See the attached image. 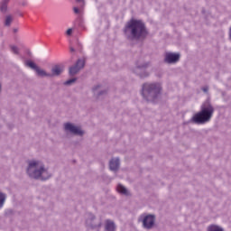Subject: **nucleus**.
<instances>
[{
	"label": "nucleus",
	"instance_id": "obj_1",
	"mask_svg": "<svg viewBox=\"0 0 231 231\" xmlns=\"http://www.w3.org/2000/svg\"><path fill=\"white\" fill-rule=\"evenodd\" d=\"M125 34L127 39L131 41L138 39H143L147 36V29L145 28V23L141 20L132 19L127 23L125 28Z\"/></svg>",
	"mask_w": 231,
	"mask_h": 231
},
{
	"label": "nucleus",
	"instance_id": "obj_2",
	"mask_svg": "<svg viewBox=\"0 0 231 231\" xmlns=\"http://www.w3.org/2000/svg\"><path fill=\"white\" fill-rule=\"evenodd\" d=\"M27 174L33 180H49L51 177V174L41 161H30Z\"/></svg>",
	"mask_w": 231,
	"mask_h": 231
},
{
	"label": "nucleus",
	"instance_id": "obj_3",
	"mask_svg": "<svg viewBox=\"0 0 231 231\" xmlns=\"http://www.w3.org/2000/svg\"><path fill=\"white\" fill-rule=\"evenodd\" d=\"M162 93L160 83H145L143 85L142 96L148 102H156Z\"/></svg>",
	"mask_w": 231,
	"mask_h": 231
},
{
	"label": "nucleus",
	"instance_id": "obj_4",
	"mask_svg": "<svg viewBox=\"0 0 231 231\" xmlns=\"http://www.w3.org/2000/svg\"><path fill=\"white\" fill-rule=\"evenodd\" d=\"M212 115H214V107L212 106H202L201 112L193 116V122L195 124H205V122H208L212 118Z\"/></svg>",
	"mask_w": 231,
	"mask_h": 231
},
{
	"label": "nucleus",
	"instance_id": "obj_5",
	"mask_svg": "<svg viewBox=\"0 0 231 231\" xmlns=\"http://www.w3.org/2000/svg\"><path fill=\"white\" fill-rule=\"evenodd\" d=\"M86 225L90 228H98L102 226V222H100V219L95 218V216H93V214L91 213H88L86 215Z\"/></svg>",
	"mask_w": 231,
	"mask_h": 231
},
{
	"label": "nucleus",
	"instance_id": "obj_6",
	"mask_svg": "<svg viewBox=\"0 0 231 231\" xmlns=\"http://www.w3.org/2000/svg\"><path fill=\"white\" fill-rule=\"evenodd\" d=\"M64 129L67 133H69L70 134H77L78 136H82L84 134V132L80 127L71 124V123H66L64 125Z\"/></svg>",
	"mask_w": 231,
	"mask_h": 231
},
{
	"label": "nucleus",
	"instance_id": "obj_7",
	"mask_svg": "<svg viewBox=\"0 0 231 231\" xmlns=\"http://www.w3.org/2000/svg\"><path fill=\"white\" fill-rule=\"evenodd\" d=\"M148 67L149 63H143L141 65H137L134 69V72L135 73V75H138L140 79H145L149 75V72L145 70Z\"/></svg>",
	"mask_w": 231,
	"mask_h": 231
},
{
	"label": "nucleus",
	"instance_id": "obj_8",
	"mask_svg": "<svg viewBox=\"0 0 231 231\" xmlns=\"http://www.w3.org/2000/svg\"><path fill=\"white\" fill-rule=\"evenodd\" d=\"M86 61L82 59L78 60L76 64L69 68V75H77L84 68Z\"/></svg>",
	"mask_w": 231,
	"mask_h": 231
},
{
	"label": "nucleus",
	"instance_id": "obj_9",
	"mask_svg": "<svg viewBox=\"0 0 231 231\" xmlns=\"http://www.w3.org/2000/svg\"><path fill=\"white\" fill-rule=\"evenodd\" d=\"M144 228H152L154 226L155 217L152 215H144L142 217Z\"/></svg>",
	"mask_w": 231,
	"mask_h": 231
},
{
	"label": "nucleus",
	"instance_id": "obj_10",
	"mask_svg": "<svg viewBox=\"0 0 231 231\" xmlns=\"http://www.w3.org/2000/svg\"><path fill=\"white\" fill-rule=\"evenodd\" d=\"M179 60L180 54L174 52H166L164 62H167V64H175V62H178Z\"/></svg>",
	"mask_w": 231,
	"mask_h": 231
},
{
	"label": "nucleus",
	"instance_id": "obj_11",
	"mask_svg": "<svg viewBox=\"0 0 231 231\" xmlns=\"http://www.w3.org/2000/svg\"><path fill=\"white\" fill-rule=\"evenodd\" d=\"M62 71H64V65L58 64L52 67L51 73L50 74H51V77H59V75H60Z\"/></svg>",
	"mask_w": 231,
	"mask_h": 231
},
{
	"label": "nucleus",
	"instance_id": "obj_12",
	"mask_svg": "<svg viewBox=\"0 0 231 231\" xmlns=\"http://www.w3.org/2000/svg\"><path fill=\"white\" fill-rule=\"evenodd\" d=\"M110 171H118L120 167V159L114 158L109 162Z\"/></svg>",
	"mask_w": 231,
	"mask_h": 231
},
{
	"label": "nucleus",
	"instance_id": "obj_13",
	"mask_svg": "<svg viewBox=\"0 0 231 231\" xmlns=\"http://www.w3.org/2000/svg\"><path fill=\"white\" fill-rule=\"evenodd\" d=\"M116 228V226H115V222H113L111 220H106V221L105 229L106 231H115Z\"/></svg>",
	"mask_w": 231,
	"mask_h": 231
},
{
	"label": "nucleus",
	"instance_id": "obj_14",
	"mask_svg": "<svg viewBox=\"0 0 231 231\" xmlns=\"http://www.w3.org/2000/svg\"><path fill=\"white\" fill-rule=\"evenodd\" d=\"M116 190L117 192H119V194H123L124 196H129V191L122 184L117 185Z\"/></svg>",
	"mask_w": 231,
	"mask_h": 231
},
{
	"label": "nucleus",
	"instance_id": "obj_15",
	"mask_svg": "<svg viewBox=\"0 0 231 231\" xmlns=\"http://www.w3.org/2000/svg\"><path fill=\"white\" fill-rule=\"evenodd\" d=\"M35 71L39 77H51V73H47L44 69H42L39 67L37 68V69Z\"/></svg>",
	"mask_w": 231,
	"mask_h": 231
},
{
	"label": "nucleus",
	"instance_id": "obj_16",
	"mask_svg": "<svg viewBox=\"0 0 231 231\" xmlns=\"http://www.w3.org/2000/svg\"><path fill=\"white\" fill-rule=\"evenodd\" d=\"M100 89H102V86H100V85L94 87L93 88L94 95H97V97H100V95H104V93H106L105 91H102Z\"/></svg>",
	"mask_w": 231,
	"mask_h": 231
},
{
	"label": "nucleus",
	"instance_id": "obj_17",
	"mask_svg": "<svg viewBox=\"0 0 231 231\" xmlns=\"http://www.w3.org/2000/svg\"><path fill=\"white\" fill-rule=\"evenodd\" d=\"M25 66H28V68H31V69H34V71H36V69L39 68L37 66V64H35L33 61L32 60H26L25 61Z\"/></svg>",
	"mask_w": 231,
	"mask_h": 231
},
{
	"label": "nucleus",
	"instance_id": "obj_18",
	"mask_svg": "<svg viewBox=\"0 0 231 231\" xmlns=\"http://www.w3.org/2000/svg\"><path fill=\"white\" fill-rule=\"evenodd\" d=\"M5 201H6V194L0 191V208H3Z\"/></svg>",
	"mask_w": 231,
	"mask_h": 231
},
{
	"label": "nucleus",
	"instance_id": "obj_19",
	"mask_svg": "<svg viewBox=\"0 0 231 231\" xmlns=\"http://www.w3.org/2000/svg\"><path fill=\"white\" fill-rule=\"evenodd\" d=\"M208 231H225L223 227L216 225L209 226Z\"/></svg>",
	"mask_w": 231,
	"mask_h": 231
},
{
	"label": "nucleus",
	"instance_id": "obj_20",
	"mask_svg": "<svg viewBox=\"0 0 231 231\" xmlns=\"http://www.w3.org/2000/svg\"><path fill=\"white\" fill-rule=\"evenodd\" d=\"M8 6L6 5V0H4L2 4L0 5V10L5 14L6 12Z\"/></svg>",
	"mask_w": 231,
	"mask_h": 231
},
{
	"label": "nucleus",
	"instance_id": "obj_21",
	"mask_svg": "<svg viewBox=\"0 0 231 231\" xmlns=\"http://www.w3.org/2000/svg\"><path fill=\"white\" fill-rule=\"evenodd\" d=\"M12 21H13V18L11 15L6 16L5 21V25L10 26V24H12Z\"/></svg>",
	"mask_w": 231,
	"mask_h": 231
},
{
	"label": "nucleus",
	"instance_id": "obj_22",
	"mask_svg": "<svg viewBox=\"0 0 231 231\" xmlns=\"http://www.w3.org/2000/svg\"><path fill=\"white\" fill-rule=\"evenodd\" d=\"M11 51L14 55H19V48L15 45H11Z\"/></svg>",
	"mask_w": 231,
	"mask_h": 231
},
{
	"label": "nucleus",
	"instance_id": "obj_23",
	"mask_svg": "<svg viewBox=\"0 0 231 231\" xmlns=\"http://www.w3.org/2000/svg\"><path fill=\"white\" fill-rule=\"evenodd\" d=\"M73 10H74V14H77L78 15H81L82 8L74 7Z\"/></svg>",
	"mask_w": 231,
	"mask_h": 231
},
{
	"label": "nucleus",
	"instance_id": "obj_24",
	"mask_svg": "<svg viewBox=\"0 0 231 231\" xmlns=\"http://www.w3.org/2000/svg\"><path fill=\"white\" fill-rule=\"evenodd\" d=\"M75 80H77L76 79H69L65 82V86H69L71 84H73V82H75Z\"/></svg>",
	"mask_w": 231,
	"mask_h": 231
},
{
	"label": "nucleus",
	"instance_id": "obj_25",
	"mask_svg": "<svg viewBox=\"0 0 231 231\" xmlns=\"http://www.w3.org/2000/svg\"><path fill=\"white\" fill-rule=\"evenodd\" d=\"M71 33H73V29H71V28L68 29L66 34L71 35Z\"/></svg>",
	"mask_w": 231,
	"mask_h": 231
},
{
	"label": "nucleus",
	"instance_id": "obj_26",
	"mask_svg": "<svg viewBox=\"0 0 231 231\" xmlns=\"http://www.w3.org/2000/svg\"><path fill=\"white\" fill-rule=\"evenodd\" d=\"M202 89H203L204 93H207V91H208V87H204Z\"/></svg>",
	"mask_w": 231,
	"mask_h": 231
},
{
	"label": "nucleus",
	"instance_id": "obj_27",
	"mask_svg": "<svg viewBox=\"0 0 231 231\" xmlns=\"http://www.w3.org/2000/svg\"><path fill=\"white\" fill-rule=\"evenodd\" d=\"M77 3H80V5H84V0H76Z\"/></svg>",
	"mask_w": 231,
	"mask_h": 231
},
{
	"label": "nucleus",
	"instance_id": "obj_28",
	"mask_svg": "<svg viewBox=\"0 0 231 231\" xmlns=\"http://www.w3.org/2000/svg\"><path fill=\"white\" fill-rule=\"evenodd\" d=\"M79 28H84V23H79Z\"/></svg>",
	"mask_w": 231,
	"mask_h": 231
},
{
	"label": "nucleus",
	"instance_id": "obj_29",
	"mask_svg": "<svg viewBox=\"0 0 231 231\" xmlns=\"http://www.w3.org/2000/svg\"><path fill=\"white\" fill-rule=\"evenodd\" d=\"M70 51H75V49L73 47H70Z\"/></svg>",
	"mask_w": 231,
	"mask_h": 231
},
{
	"label": "nucleus",
	"instance_id": "obj_30",
	"mask_svg": "<svg viewBox=\"0 0 231 231\" xmlns=\"http://www.w3.org/2000/svg\"><path fill=\"white\" fill-rule=\"evenodd\" d=\"M14 33H17L18 31H17V29H14Z\"/></svg>",
	"mask_w": 231,
	"mask_h": 231
}]
</instances>
